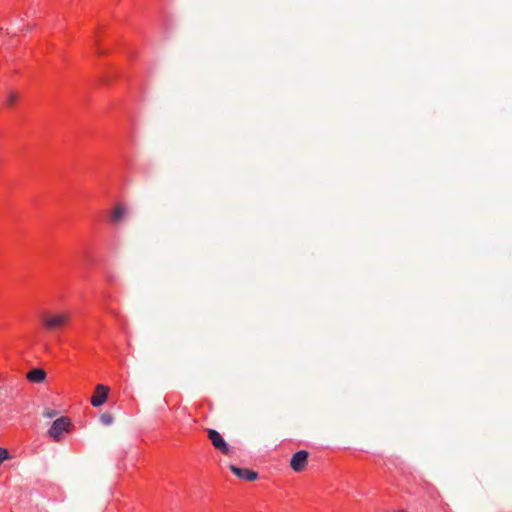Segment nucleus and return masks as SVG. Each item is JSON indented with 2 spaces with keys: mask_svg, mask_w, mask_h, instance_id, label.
Returning a JSON list of instances; mask_svg holds the SVG:
<instances>
[{
  "mask_svg": "<svg viewBox=\"0 0 512 512\" xmlns=\"http://www.w3.org/2000/svg\"><path fill=\"white\" fill-rule=\"evenodd\" d=\"M40 321L46 331L63 330L71 323L72 312L69 310L45 311L40 315Z\"/></svg>",
  "mask_w": 512,
  "mask_h": 512,
  "instance_id": "obj_1",
  "label": "nucleus"
},
{
  "mask_svg": "<svg viewBox=\"0 0 512 512\" xmlns=\"http://www.w3.org/2000/svg\"><path fill=\"white\" fill-rule=\"evenodd\" d=\"M72 428L73 424L71 419L67 416H61L52 423L48 430V435L55 442H60L63 440L65 434H68L72 431Z\"/></svg>",
  "mask_w": 512,
  "mask_h": 512,
  "instance_id": "obj_2",
  "label": "nucleus"
},
{
  "mask_svg": "<svg viewBox=\"0 0 512 512\" xmlns=\"http://www.w3.org/2000/svg\"><path fill=\"white\" fill-rule=\"evenodd\" d=\"M207 436L214 448L221 454L231 456L234 453L233 448L228 445V443L224 440L223 436L218 431L214 429H208Z\"/></svg>",
  "mask_w": 512,
  "mask_h": 512,
  "instance_id": "obj_3",
  "label": "nucleus"
},
{
  "mask_svg": "<svg viewBox=\"0 0 512 512\" xmlns=\"http://www.w3.org/2000/svg\"><path fill=\"white\" fill-rule=\"evenodd\" d=\"M309 453L306 450H299L294 453L290 460V467L296 473L303 472L308 465Z\"/></svg>",
  "mask_w": 512,
  "mask_h": 512,
  "instance_id": "obj_4",
  "label": "nucleus"
},
{
  "mask_svg": "<svg viewBox=\"0 0 512 512\" xmlns=\"http://www.w3.org/2000/svg\"><path fill=\"white\" fill-rule=\"evenodd\" d=\"M109 388L105 385L98 384L95 387L94 393L91 397V404L94 407H99L103 405L108 398Z\"/></svg>",
  "mask_w": 512,
  "mask_h": 512,
  "instance_id": "obj_5",
  "label": "nucleus"
},
{
  "mask_svg": "<svg viewBox=\"0 0 512 512\" xmlns=\"http://www.w3.org/2000/svg\"><path fill=\"white\" fill-rule=\"evenodd\" d=\"M230 470L234 475H236L239 479L245 480V481H254L258 478L257 472L253 470H249L246 468H240L235 465L230 466Z\"/></svg>",
  "mask_w": 512,
  "mask_h": 512,
  "instance_id": "obj_6",
  "label": "nucleus"
},
{
  "mask_svg": "<svg viewBox=\"0 0 512 512\" xmlns=\"http://www.w3.org/2000/svg\"><path fill=\"white\" fill-rule=\"evenodd\" d=\"M46 378V372L41 368H34L27 373V379L32 383H41Z\"/></svg>",
  "mask_w": 512,
  "mask_h": 512,
  "instance_id": "obj_7",
  "label": "nucleus"
},
{
  "mask_svg": "<svg viewBox=\"0 0 512 512\" xmlns=\"http://www.w3.org/2000/svg\"><path fill=\"white\" fill-rule=\"evenodd\" d=\"M125 213V206L123 204H117L110 213V221L114 223L120 221L125 215Z\"/></svg>",
  "mask_w": 512,
  "mask_h": 512,
  "instance_id": "obj_8",
  "label": "nucleus"
},
{
  "mask_svg": "<svg viewBox=\"0 0 512 512\" xmlns=\"http://www.w3.org/2000/svg\"><path fill=\"white\" fill-rule=\"evenodd\" d=\"M19 98H20V95H19L18 92H16V91H9L7 93V95L5 96L3 105L6 108H12V107H14L17 104Z\"/></svg>",
  "mask_w": 512,
  "mask_h": 512,
  "instance_id": "obj_9",
  "label": "nucleus"
},
{
  "mask_svg": "<svg viewBox=\"0 0 512 512\" xmlns=\"http://www.w3.org/2000/svg\"><path fill=\"white\" fill-rule=\"evenodd\" d=\"M100 421H101L102 424L108 426V425L113 423L114 417H113V415L111 413H103L100 416Z\"/></svg>",
  "mask_w": 512,
  "mask_h": 512,
  "instance_id": "obj_10",
  "label": "nucleus"
},
{
  "mask_svg": "<svg viewBox=\"0 0 512 512\" xmlns=\"http://www.w3.org/2000/svg\"><path fill=\"white\" fill-rule=\"evenodd\" d=\"M57 414H58V412L56 410L50 409V408H46L43 411V416L46 418H49V419L55 417Z\"/></svg>",
  "mask_w": 512,
  "mask_h": 512,
  "instance_id": "obj_11",
  "label": "nucleus"
},
{
  "mask_svg": "<svg viewBox=\"0 0 512 512\" xmlns=\"http://www.w3.org/2000/svg\"><path fill=\"white\" fill-rule=\"evenodd\" d=\"M9 457V452L7 449L5 448H1L0 447V464L5 461L6 459H8Z\"/></svg>",
  "mask_w": 512,
  "mask_h": 512,
  "instance_id": "obj_12",
  "label": "nucleus"
}]
</instances>
